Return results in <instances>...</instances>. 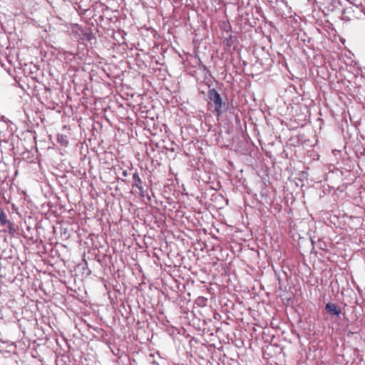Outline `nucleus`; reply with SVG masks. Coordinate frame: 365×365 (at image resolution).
Wrapping results in <instances>:
<instances>
[{"instance_id": "1", "label": "nucleus", "mask_w": 365, "mask_h": 365, "mask_svg": "<svg viewBox=\"0 0 365 365\" xmlns=\"http://www.w3.org/2000/svg\"><path fill=\"white\" fill-rule=\"evenodd\" d=\"M207 96L215 106V111L217 116H220L223 111L227 109V104L222 101L220 94L215 88H210Z\"/></svg>"}, {"instance_id": "2", "label": "nucleus", "mask_w": 365, "mask_h": 365, "mask_svg": "<svg viewBox=\"0 0 365 365\" xmlns=\"http://www.w3.org/2000/svg\"><path fill=\"white\" fill-rule=\"evenodd\" d=\"M0 225L6 227L4 232L10 235L15 233V225L7 219V215L2 208H0Z\"/></svg>"}, {"instance_id": "3", "label": "nucleus", "mask_w": 365, "mask_h": 365, "mask_svg": "<svg viewBox=\"0 0 365 365\" xmlns=\"http://www.w3.org/2000/svg\"><path fill=\"white\" fill-rule=\"evenodd\" d=\"M235 40V36H232L230 32H227V34L222 35V43L226 47L225 49L232 47Z\"/></svg>"}, {"instance_id": "4", "label": "nucleus", "mask_w": 365, "mask_h": 365, "mask_svg": "<svg viewBox=\"0 0 365 365\" xmlns=\"http://www.w3.org/2000/svg\"><path fill=\"white\" fill-rule=\"evenodd\" d=\"M325 309L329 312V314L332 315L339 316L341 312V309L339 307L336 305L334 303L329 302L326 304Z\"/></svg>"}, {"instance_id": "5", "label": "nucleus", "mask_w": 365, "mask_h": 365, "mask_svg": "<svg viewBox=\"0 0 365 365\" xmlns=\"http://www.w3.org/2000/svg\"><path fill=\"white\" fill-rule=\"evenodd\" d=\"M143 182L137 172L133 173V187L141 188Z\"/></svg>"}, {"instance_id": "6", "label": "nucleus", "mask_w": 365, "mask_h": 365, "mask_svg": "<svg viewBox=\"0 0 365 365\" xmlns=\"http://www.w3.org/2000/svg\"><path fill=\"white\" fill-rule=\"evenodd\" d=\"M57 142L62 146H67L68 144V137L63 134H58L56 138Z\"/></svg>"}, {"instance_id": "7", "label": "nucleus", "mask_w": 365, "mask_h": 365, "mask_svg": "<svg viewBox=\"0 0 365 365\" xmlns=\"http://www.w3.org/2000/svg\"><path fill=\"white\" fill-rule=\"evenodd\" d=\"M138 190H139V195L141 196V197H146V198L150 201L151 200V197L148 194H145V191L143 188V187L142 186L141 188H138Z\"/></svg>"}, {"instance_id": "8", "label": "nucleus", "mask_w": 365, "mask_h": 365, "mask_svg": "<svg viewBox=\"0 0 365 365\" xmlns=\"http://www.w3.org/2000/svg\"><path fill=\"white\" fill-rule=\"evenodd\" d=\"M221 29L224 30L225 34H227V32H230V30L231 29V26L229 23L223 22Z\"/></svg>"}, {"instance_id": "9", "label": "nucleus", "mask_w": 365, "mask_h": 365, "mask_svg": "<svg viewBox=\"0 0 365 365\" xmlns=\"http://www.w3.org/2000/svg\"><path fill=\"white\" fill-rule=\"evenodd\" d=\"M98 334H103L104 330L101 328L93 327V328Z\"/></svg>"}, {"instance_id": "10", "label": "nucleus", "mask_w": 365, "mask_h": 365, "mask_svg": "<svg viewBox=\"0 0 365 365\" xmlns=\"http://www.w3.org/2000/svg\"><path fill=\"white\" fill-rule=\"evenodd\" d=\"M122 175H123V177H127V176L128 175V170H123V172H122Z\"/></svg>"}, {"instance_id": "11", "label": "nucleus", "mask_w": 365, "mask_h": 365, "mask_svg": "<svg viewBox=\"0 0 365 365\" xmlns=\"http://www.w3.org/2000/svg\"><path fill=\"white\" fill-rule=\"evenodd\" d=\"M245 212L247 213V200L245 199Z\"/></svg>"}, {"instance_id": "12", "label": "nucleus", "mask_w": 365, "mask_h": 365, "mask_svg": "<svg viewBox=\"0 0 365 365\" xmlns=\"http://www.w3.org/2000/svg\"><path fill=\"white\" fill-rule=\"evenodd\" d=\"M249 346L251 347V342L249 341Z\"/></svg>"}, {"instance_id": "13", "label": "nucleus", "mask_w": 365, "mask_h": 365, "mask_svg": "<svg viewBox=\"0 0 365 365\" xmlns=\"http://www.w3.org/2000/svg\"><path fill=\"white\" fill-rule=\"evenodd\" d=\"M247 118H248V120H251V117L250 116L247 117Z\"/></svg>"}, {"instance_id": "14", "label": "nucleus", "mask_w": 365, "mask_h": 365, "mask_svg": "<svg viewBox=\"0 0 365 365\" xmlns=\"http://www.w3.org/2000/svg\"><path fill=\"white\" fill-rule=\"evenodd\" d=\"M245 21H247V20H248V18H247V17H245Z\"/></svg>"}]
</instances>
